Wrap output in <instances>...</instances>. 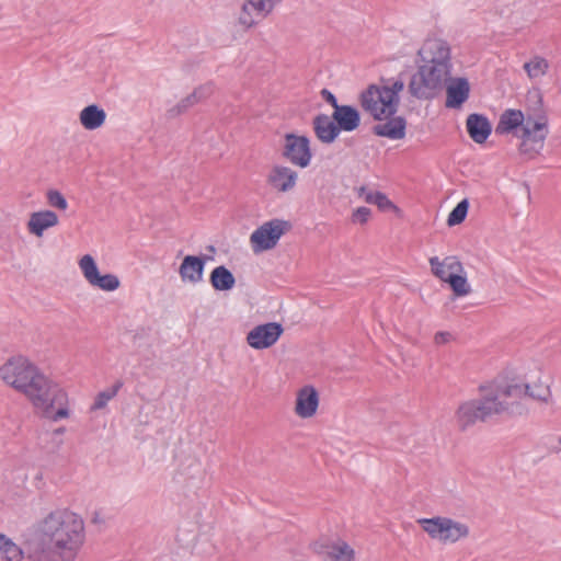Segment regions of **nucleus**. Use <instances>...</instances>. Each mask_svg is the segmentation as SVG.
<instances>
[{
    "instance_id": "nucleus-12",
    "label": "nucleus",
    "mask_w": 561,
    "mask_h": 561,
    "mask_svg": "<svg viewBox=\"0 0 561 561\" xmlns=\"http://www.w3.org/2000/svg\"><path fill=\"white\" fill-rule=\"evenodd\" d=\"M446 85V107L459 108L469 98L470 84L466 78L449 77Z\"/></svg>"
},
{
    "instance_id": "nucleus-9",
    "label": "nucleus",
    "mask_w": 561,
    "mask_h": 561,
    "mask_svg": "<svg viewBox=\"0 0 561 561\" xmlns=\"http://www.w3.org/2000/svg\"><path fill=\"white\" fill-rule=\"evenodd\" d=\"M79 267L87 282L93 287L105 291H114L119 287V279L116 275H100L98 265L90 254H85L79 260Z\"/></svg>"
},
{
    "instance_id": "nucleus-37",
    "label": "nucleus",
    "mask_w": 561,
    "mask_h": 561,
    "mask_svg": "<svg viewBox=\"0 0 561 561\" xmlns=\"http://www.w3.org/2000/svg\"><path fill=\"white\" fill-rule=\"evenodd\" d=\"M370 215L371 211L368 207H358L353 211L351 220L353 224L364 225L368 221Z\"/></svg>"
},
{
    "instance_id": "nucleus-6",
    "label": "nucleus",
    "mask_w": 561,
    "mask_h": 561,
    "mask_svg": "<svg viewBox=\"0 0 561 561\" xmlns=\"http://www.w3.org/2000/svg\"><path fill=\"white\" fill-rule=\"evenodd\" d=\"M419 523L431 538L445 543H454L469 535V528L466 524L448 517L423 518Z\"/></svg>"
},
{
    "instance_id": "nucleus-23",
    "label": "nucleus",
    "mask_w": 561,
    "mask_h": 561,
    "mask_svg": "<svg viewBox=\"0 0 561 561\" xmlns=\"http://www.w3.org/2000/svg\"><path fill=\"white\" fill-rule=\"evenodd\" d=\"M105 118V111L95 104L88 105L80 112V123L88 130L101 127Z\"/></svg>"
},
{
    "instance_id": "nucleus-32",
    "label": "nucleus",
    "mask_w": 561,
    "mask_h": 561,
    "mask_svg": "<svg viewBox=\"0 0 561 561\" xmlns=\"http://www.w3.org/2000/svg\"><path fill=\"white\" fill-rule=\"evenodd\" d=\"M522 131L525 135L529 134H538V136L545 135L547 136L548 130V122L545 116H539L537 119H534L531 116L525 117V122L523 124Z\"/></svg>"
},
{
    "instance_id": "nucleus-36",
    "label": "nucleus",
    "mask_w": 561,
    "mask_h": 561,
    "mask_svg": "<svg viewBox=\"0 0 561 561\" xmlns=\"http://www.w3.org/2000/svg\"><path fill=\"white\" fill-rule=\"evenodd\" d=\"M47 203L57 209L66 210L68 202L65 196L57 190H49L46 194Z\"/></svg>"
},
{
    "instance_id": "nucleus-17",
    "label": "nucleus",
    "mask_w": 561,
    "mask_h": 561,
    "mask_svg": "<svg viewBox=\"0 0 561 561\" xmlns=\"http://www.w3.org/2000/svg\"><path fill=\"white\" fill-rule=\"evenodd\" d=\"M467 131L476 144L486 141L492 133V125L486 116L478 113L470 114L466 121Z\"/></svg>"
},
{
    "instance_id": "nucleus-24",
    "label": "nucleus",
    "mask_w": 561,
    "mask_h": 561,
    "mask_svg": "<svg viewBox=\"0 0 561 561\" xmlns=\"http://www.w3.org/2000/svg\"><path fill=\"white\" fill-rule=\"evenodd\" d=\"M209 282L215 290L228 291L236 285V278L225 265L215 267L209 276Z\"/></svg>"
},
{
    "instance_id": "nucleus-31",
    "label": "nucleus",
    "mask_w": 561,
    "mask_h": 561,
    "mask_svg": "<svg viewBox=\"0 0 561 561\" xmlns=\"http://www.w3.org/2000/svg\"><path fill=\"white\" fill-rule=\"evenodd\" d=\"M213 93V84L208 83L197 88L191 95L182 100L178 105V113L186 111L190 106L198 102L199 100L207 98Z\"/></svg>"
},
{
    "instance_id": "nucleus-11",
    "label": "nucleus",
    "mask_w": 561,
    "mask_h": 561,
    "mask_svg": "<svg viewBox=\"0 0 561 561\" xmlns=\"http://www.w3.org/2000/svg\"><path fill=\"white\" fill-rule=\"evenodd\" d=\"M282 0H247L241 8L238 21L243 27H252L257 20L267 16Z\"/></svg>"
},
{
    "instance_id": "nucleus-34",
    "label": "nucleus",
    "mask_w": 561,
    "mask_h": 561,
    "mask_svg": "<svg viewBox=\"0 0 561 561\" xmlns=\"http://www.w3.org/2000/svg\"><path fill=\"white\" fill-rule=\"evenodd\" d=\"M461 272L449 273L446 283L449 284L456 296L462 297L470 293V286L468 285L467 277L460 275Z\"/></svg>"
},
{
    "instance_id": "nucleus-28",
    "label": "nucleus",
    "mask_w": 561,
    "mask_h": 561,
    "mask_svg": "<svg viewBox=\"0 0 561 561\" xmlns=\"http://www.w3.org/2000/svg\"><path fill=\"white\" fill-rule=\"evenodd\" d=\"M23 550L10 538L0 534V561H21Z\"/></svg>"
},
{
    "instance_id": "nucleus-22",
    "label": "nucleus",
    "mask_w": 561,
    "mask_h": 561,
    "mask_svg": "<svg viewBox=\"0 0 561 561\" xmlns=\"http://www.w3.org/2000/svg\"><path fill=\"white\" fill-rule=\"evenodd\" d=\"M525 122V115L519 110L508 108L505 110L499 119L495 127V134L507 135L516 130L518 127L523 128Z\"/></svg>"
},
{
    "instance_id": "nucleus-7",
    "label": "nucleus",
    "mask_w": 561,
    "mask_h": 561,
    "mask_svg": "<svg viewBox=\"0 0 561 561\" xmlns=\"http://www.w3.org/2000/svg\"><path fill=\"white\" fill-rule=\"evenodd\" d=\"M291 228L287 220L272 219L257 227L250 237L251 248L254 253L271 250L276 247L282 236Z\"/></svg>"
},
{
    "instance_id": "nucleus-8",
    "label": "nucleus",
    "mask_w": 561,
    "mask_h": 561,
    "mask_svg": "<svg viewBox=\"0 0 561 561\" xmlns=\"http://www.w3.org/2000/svg\"><path fill=\"white\" fill-rule=\"evenodd\" d=\"M282 156L295 167L305 169L310 165L312 152L307 136L288 133L284 137Z\"/></svg>"
},
{
    "instance_id": "nucleus-10",
    "label": "nucleus",
    "mask_w": 561,
    "mask_h": 561,
    "mask_svg": "<svg viewBox=\"0 0 561 561\" xmlns=\"http://www.w3.org/2000/svg\"><path fill=\"white\" fill-rule=\"evenodd\" d=\"M283 331L277 322L259 324L248 332L247 343L254 350H265L278 341Z\"/></svg>"
},
{
    "instance_id": "nucleus-35",
    "label": "nucleus",
    "mask_w": 561,
    "mask_h": 561,
    "mask_svg": "<svg viewBox=\"0 0 561 561\" xmlns=\"http://www.w3.org/2000/svg\"><path fill=\"white\" fill-rule=\"evenodd\" d=\"M469 202L467 198L460 201L456 207L449 213L447 218L448 226H456L461 224L468 214Z\"/></svg>"
},
{
    "instance_id": "nucleus-3",
    "label": "nucleus",
    "mask_w": 561,
    "mask_h": 561,
    "mask_svg": "<svg viewBox=\"0 0 561 561\" xmlns=\"http://www.w3.org/2000/svg\"><path fill=\"white\" fill-rule=\"evenodd\" d=\"M417 69L408 84L409 92L419 100L436 98L451 75V56L448 43L428 38L417 53Z\"/></svg>"
},
{
    "instance_id": "nucleus-5",
    "label": "nucleus",
    "mask_w": 561,
    "mask_h": 561,
    "mask_svg": "<svg viewBox=\"0 0 561 561\" xmlns=\"http://www.w3.org/2000/svg\"><path fill=\"white\" fill-rule=\"evenodd\" d=\"M403 89L402 78L382 79L380 84H370L360 93V105L376 121L390 118L398 112Z\"/></svg>"
},
{
    "instance_id": "nucleus-29",
    "label": "nucleus",
    "mask_w": 561,
    "mask_h": 561,
    "mask_svg": "<svg viewBox=\"0 0 561 561\" xmlns=\"http://www.w3.org/2000/svg\"><path fill=\"white\" fill-rule=\"evenodd\" d=\"M518 386L522 388L520 394L507 397L506 400L507 399H518V398H522L523 396H528L535 400L547 402L551 394L549 386H546L542 383L534 385V386L526 383L524 386H520V385H518Z\"/></svg>"
},
{
    "instance_id": "nucleus-1",
    "label": "nucleus",
    "mask_w": 561,
    "mask_h": 561,
    "mask_svg": "<svg viewBox=\"0 0 561 561\" xmlns=\"http://www.w3.org/2000/svg\"><path fill=\"white\" fill-rule=\"evenodd\" d=\"M85 540L84 520L69 508H56L39 519L27 541L30 561H75Z\"/></svg>"
},
{
    "instance_id": "nucleus-30",
    "label": "nucleus",
    "mask_w": 561,
    "mask_h": 561,
    "mask_svg": "<svg viewBox=\"0 0 561 561\" xmlns=\"http://www.w3.org/2000/svg\"><path fill=\"white\" fill-rule=\"evenodd\" d=\"M529 79L535 80L543 77L548 69L549 62L541 56H535L530 60L526 61L523 66Z\"/></svg>"
},
{
    "instance_id": "nucleus-15",
    "label": "nucleus",
    "mask_w": 561,
    "mask_h": 561,
    "mask_svg": "<svg viewBox=\"0 0 561 561\" xmlns=\"http://www.w3.org/2000/svg\"><path fill=\"white\" fill-rule=\"evenodd\" d=\"M319 405V396L314 387L305 386L298 393L296 399L295 412L300 417H311Z\"/></svg>"
},
{
    "instance_id": "nucleus-41",
    "label": "nucleus",
    "mask_w": 561,
    "mask_h": 561,
    "mask_svg": "<svg viewBox=\"0 0 561 561\" xmlns=\"http://www.w3.org/2000/svg\"><path fill=\"white\" fill-rule=\"evenodd\" d=\"M559 443L561 444V437H560V439H559Z\"/></svg>"
},
{
    "instance_id": "nucleus-20",
    "label": "nucleus",
    "mask_w": 561,
    "mask_h": 561,
    "mask_svg": "<svg viewBox=\"0 0 561 561\" xmlns=\"http://www.w3.org/2000/svg\"><path fill=\"white\" fill-rule=\"evenodd\" d=\"M57 225L58 216L54 211L41 210L35 211L31 215L27 222V228L32 234L36 237H42L45 230Z\"/></svg>"
},
{
    "instance_id": "nucleus-39",
    "label": "nucleus",
    "mask_w": 561,
    "mask_h": 561,
    "mask_svg": "<svg viewBox=\"0 0 561 561\" xmlns=\"http://www.w3.org/2000/svg\"><path fill=\"white\" fill-rule=\"evenodd\" d=\"M453 340V334L447 331H439L434 336V342L437 345H444Z\"/></svg>"
},
{
    "instance_id": "nucleus-19",
    "label": "nucleus",
    "mask_w": 561,
    "mask_h": 561,
    "mask_svg": "<svg viewBox=\"0 0 561 561\" xmlns=\"http://www.w3.org/2000/svg\"><path fill=\"white\" fill-rule=\"evenodd\" d=\"M385 121V123L377 124L373 127L375 135L392 140H399L405 137L407 122L402 116L393 115Z\"/></svg>"
},
{
    "instance_id": "nucleus-33",
    "label": "nucleus",
    "mask_w": 561,
    "mask_h": 561,
    "mask_svg": "<svg viewBox=\"0 0 561 561\" xmlns=\"http://www.w3.org/2000/svg\"><path fill=\"white\" fill-rule=\"evenodd\" d=\"M122 387L123 382L118 380L111 388H107L99 392L94 399L93 404L90 408L91 411L104 409L107 405V403L118 393Z\"/></svg>"
},
{
    "instance_id": "nucleus-21",
    "label": "nucleus",
    "mask_w": 561,
    "mask_h": 561,
    "mask_svg": "<svg viewBox=\"0 0 561 561\" xmlns=\"http://www.w3.org/2000/svg\"><path fill=\"white\" fill-rule=\"evenodd\" d=\"M428 262L434 276L443 282L447 280L449 273L463 272L462 264L456 256H447L443 261L438 256H432Z\"/></svg>"
},
{
    "instance_id": "nucleus-13",
    "label": "nucleus",
    "mask_w": 561,
    "mask_h": 561,
    "mask_svg": "<svg viewBox=\"0 0 561 561\" xmlns=\"http://www.w3.org/2000/svg\"><path fill=\"white\" fill-rule=\"evenodd\" d=\"M298 174L286 165H274L267 176L268 184L278 192H289L297 183Z\"/></svg>"
},
{
    "instance_id": "nucleus-27",
    "label": "nucleus",
    "mask_w": 561,
    "mask_h": 561,
    "mask_svg": "<svg viewBox=\"0 0 561 561\" xmlns=\"http://www.w3.org/2000/svg\"><path fill=\"white\" fill-rule=\"evenodd\" d=\"M520 138V152L529 157H534L535 154L539 153L540 150L543 148L545 139L547 138V136H538V134H529L528 136L525 135V133L523 131Z\"/></svg>"
},
{
    "instance_id": "nucleus-16",
    "label": "nucleus",
    "mask_w": 561,
    "mask_h": 561,
    "mask_svg": "<svg viewBox=\"0 0 561 561\" xmlns=\"http://www.w3.org/2000/svg\"><path fill=\"white\" fill-rule=\"evenodd\" d=\"M312 127L316 137L323 144H332L341 133L336 122L327 114L316 115Z\"/></svg>"
},
{
    "instance_id": "nucleus-14",
    "label": "nucleus",
    "mask_w": 561,
    "mask_h": 561,
    "mask_svg": "<svg viewBox=\"0 0 561 561\" xmlns=\"http://www.w3.org/2000/svg\"><path fill=\"white\" fill-rule=\"evenodd\" d=\"M205 259L195 255H186L179 268V274L184 283L197 284L203 280Z\"/></svg>"
},
{
    "instance_id": "nucleus-2",
    "label": "nucleus",
    "mask_w": 561,
    "mask_h": 561,
    "mask_svg": "<svg viewBox=\"0 0 561 561\" xmlns=\"http://www.w3.org/2000/svg\"><path fill=\"white\" fill-rule=\"evenodd\" d=\"M0 377L23 392L43 417L57 422L69 416L67 392L26 357L15 356L7 360L0 367Z\"/></svg>"
},
{
    "instance_id": "nucleus-25",
    "label": "nucleus",
    "mask_w": 561,
    "mask_h": 561,
    "mask_svg": "<svg viewBox=\"0 0 561 561\" xmlns=\"http://www.w3.org/2000/svg\"><path fill=\"white\" fill-rule=\"evenodd\" d=\"M356 192L367 204L376 205L382 211L396 209L394 204L382 192L371 191L365 185L359 186Z\"/></svg>"
},
{
    "instance_id": "nucleus-4",
    "label": "nucleus",
    "mask_w": 561,
    "mask_h": 561,
    "mask_svg": "<svg viewBox=\"0 0 561 561\" xmlns=\"http://www.w3.org/2000/svg\"><path fill=\"white\" fill-rule=\"evenodd\" d=\"M482 396L478 400L463 402L457 410L456 420L461 430H466L478 421H485L493 415L510 413L522 414L524 408L518 402L506 401L507 397L520 394L522 388L514 385L502 386L492 382L481 386Z\"/></svg>"
},
{
    "instance_id": "nucleus-38",
    "label": "nucleus",
    "mask_w": 561,
    "mask_h": 561,
    "mask_svg": "<svg viewBox=\"0 0 561 561\" xmlns=\"http://www.w3.org/2000/svg\"><path fill=\"white\" fill-rule=\"evenodd\" d=\"M321 96L334 108V111L336 110V107H340L342 105L339 104L336 96L328 89L321 90Z\"/></svg>"
},
{
    "instance_id": "nucleus-26",
    "label": "nucleus",
    "mask_w": 561,
    "mask_h": 561,
    "mask_svg": "<svg viewBox=\"0 0 561 561\" xmlns=\"http://www.w3.org/2000/svg\"><path fill=\"white\" fill-rule=\"evenodd\" d=\"M325 553L330 561H353L355 557L354 549L343 540L329 545Z\"/></svg>"
},
{
    "instance_id": "nucleus-40",
    "label": "nucleus",
    "mask_w": 561,
    "mask_h": 561,
    "mask_svg": "<svg viewBox=\"0 0 561 561\" xmlns=\"http://www.w3.org/2000/svg\"><path fill=\"white\" fill-rule=\"evenodd\" d=\"M64 432H65V428H64V427H60V428L56 430V433H57V434H62Z\"/></svg>"
},
{
    "instance_id": "nucleus-18",
    "label": "nucleus",
    "mask_w": 561,
    "mask_h": 561,
    "mask_svg": "<svg viewBox=\"0 0 561 561\" xmlns=\"http://www.w3.org/2000/svg\"><path fill=\"white\" fill-rule=\"evenodd\" d=\"M332 118L336 122L340 131H354L360 124V114L358 110L352 105H341L332 114Z\"/></svg>"
}]
</instances>
